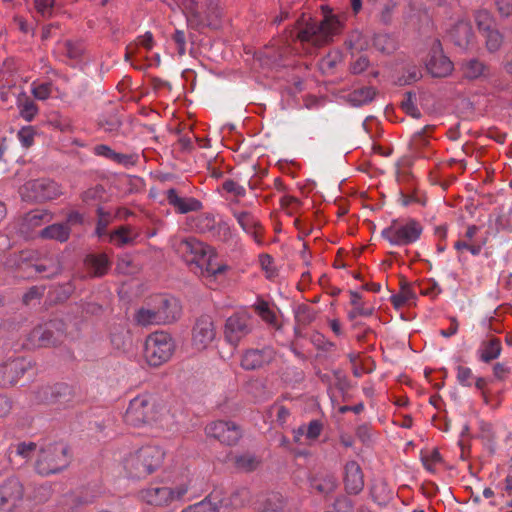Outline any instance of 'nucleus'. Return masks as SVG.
<instances>
[{
  "label": "nucleus",
  "mask_w": 512,
  "mask_h": 512,
  "mask_svg": "<svg viewBox=\"0 0 512 512\" xmlns=\"http://www.w3.org/2000/svg\"><path fill=\"white\" fill-rule=\"evenodd\" d=\"M174 247L185 262L193 267L194 273L203 278L208 285L215 282L218 275L225 273L228 269L225 264H214L216 259L214 248L195 237L182 238L174 244Z\"/></svg>",
  "instance_id": "1"
},
{
  "label": "nucleus",
  "mask_w": 512,
  "mask_h": 512,
  "mask_svg": "<svg viewBox=\"0 0 512 512\" xmlns=\"http://www.w3.org/2000/svg\"><path fill=\"white\" fill-rule=\"evenodd\" d=\"M165 455L159 445H144L127 453L122 459V466L129 477L146 478L160 469Z\"/></svg>",
  "instance_id": "2"
},
{
  "label": "nucleus",
  "mask_w": 512,
  "mask_h": 512,
  "mask_svg": "<svg viewBox=\"0 0 512 512\" xmlns=\"http://www.w3.org/2000/svg\"><path fill=\"white\" fill-rule=\"evenodd\" d=\"M297 39L302 43H309L321 47L333 40L340 33L341 23L335 16H327L321 22L298 21Z\"/></svg>",
  "instance_id": "3"
},
{
  "label": "nucleus",
  "mask_w": 512,
  "mask_h": 512,
  "mask_svg": "<svg viewBox=\"0 0 512 512\" xmlns=\"http://www.w3.org/2000/svg\"><path fill=\"white\" fill-rule=\"evenodd\" d=\"M190 486V480L175 483L171 486L150 485L140 490L139 498L148 506L166 508L175 503L183 502L190 490Z\"/></svg>",
  "instance_id": "4"
},
{
  "label": "nucleus",
  "mask_w": 512,
  "mask_h": 512,
  "mask_svg": "<svg viewBox=\"0 0 512 512\" xmlns=\"http://www.w3.org/2000/svg\"><path fill=\"white\" fill-rule=\"evenodd\" d=\"M69 464L68 448L62 443L48 444L41 448L35 462L36 472L42 476L56 474Z\"/></svg>",
  "instance_id": "5"
},
{
  "label": "nucleus",
  "mask_w": 512,
  "mask_h": 512,
  "mask_svg": "<svg viewBox=\"0 0 512 512\" xmlns=\"http://www.w3.org/2000/svg\"><path fill=\"white\" fill-rule=\"evenodd\" d=\"M422 232L423 226L415 219H394L382 230L381 236L391 245L407 246L419 240Z\"/></svg>",
  "instance_id": "6"
},
{
  "label": "nucleus",
  "mask_w": 512,
  "mask_h": 512,
  "mask_svg": "<svg viewBox=\"0 0 512 512\" xmlns=\"http://www.w3.org/2000/svg\"><path fill=\"white\" fill-rule=\"evenodd\" d=\"M174 350L172 337L164 331H158L146 338L144 356L150 366L159 367L172 357Z\"/></svg>",
  "instance_id": "7"
},
{
  "label": "nucleus",
  "mask_w": 512,
  "mask_h": 512,
  "mask_svg": "<svg viewBox=\"0 0 512 512\" xmlns=\"http://www.w3.org/2000/svg\"><path fill=\"white\" fill-rule=\"evenodd\" d=\"M67 337L65 323L60 319H54L35 327L30 332L28 340L34 347H50L64 343Z\"/></svg>",
  "instance_id": "8"
},
{
  "label": "nucleus",
  "mask_w": 512,
  "mask_h": 512,
  "mask_svg": "<svg viewBox=\"0 0 512 512\" xmlns=\"http://www.w3.org/2000/svg\"><path fill=\"white\" fill-rule=\"evenodd\" d=\"M255 321L246 311H238L228 317L224 324L223 334L225 341L237 347L254 330Z\"/></svg>",
  "instance_id": "9"
},
{
  "label": "nucleus",
  "mask_w": 512,
  "mask_h": 512,
  "mask_svg": "<svg viewBox=\"0 0 512 512\" xmlns=\"http://www.w3.org/2000/svg\"><path fill=\"white\" fill-rule=\"evenodd\" d=\"M187 10V22L193 29L217 28L220 24L222 11L217 0H209L203 11L199 9L197 2L191 1Z\"/></svg>",
  "instance_id": "10"
},
{
  "label": "nucleus",
  "mask_w": 512,
  "mask_h": 512,
  "mask_svg": "<svg viewBox=\"0 0 512 512\" xmlns=\"http://www.w3.org/2000/svg\"><path fill=\"white\" fill-rule=\"evenodd\" d=\"M22 198L29 201H48L62 194L60 186L49 179L32 180L23 185L20 190Z\"/></svg>",
  "instance_id": "11"
},
{
  "label": "nucleus",
  "mask_w": 512,
  "mask_h": 512,
  "mask_svg": "<svg viewBox=\"0 0 512 512\" xmlns=\"http://www.w3.org/2000/svg\"><path fill=\"white\" fill-rule=\"evenodd\" d=\"M154 397L150 395H139L133 398L125 413V422L134 427L149 425Z\"/></svg>",
  "instance_id": "12"
},
{
  "label": "nucleus",
  "mask_w": 512,
  "mask_h": 512,
  "mask_svg": "<svg viewBox=\"0 0 512 512\" xmlns=\"http://www.w3.org/2000/svg\"><path fill=\"white\" fill-rule=\"evenodd\" d=\"M192 227L201 234H208L211 238L227 242L231 239V230L226 222H217L211 214H201L195 217Z\"/></svg>",
  "instance_id": "13"
},
{
  "label": "nucleus",
  "mask_w": 512,
  "mask_h": 512,
  "mask_svg": "<svg viewBox=\"0 0 512 512\" xmlns=\"http://www.w3.org/2000/svg\"><path fill=\"white\" fill-rule=\"evenodd\" d=\"M25 488L22 481L14 475L0 483V509H13L23 500Z\"/></svg>",
  "instance_id": "14"
},
{
  "label": "nucleus",
  "mask_w": 512,
  "mask_h": 512,
  "mask_svg": "<svg viewBox=\"0 0 512 512\" xmlns=\"http://www.w3.org/2000/svg\"><path fill=\"white\" fill-rule=\"evenodd\" d=\"M205 433L208 437L226 445H235L242 435L238 425L232 421L224 420L209 423L205 427Z\"/></svg>",
  "instance_id": "15"
},
{
  "label": "nucleus",
  "mask_w": 512,
  "mask_h": 512,
  "mask_svg": "<svg viewBox=\"0 0 512 512\" xmlns=\"http://www.w3.org/2000/svg\"><path fill=\"white\" fill-rule=\"evenodd\" d=\"M217 332L213 319L208 315L200 316L192 329V345L202 351L216 338Z\"/></svg>",
  "instance_id": "16"
},
{
  "label": "nucleus",
  "mask_w": 512,
  "mask_h": 512,
  "mask_svg": "<svg viewBox=\"0 0 512 512\" xmlns=\"http://www.w3.org/2000/svg\"><path fill=\"white\" fill-rule=\"evenodd\" d=\"M275 358V352L271 347L261 349H247L241 357V367L244 370H257L270 364Z\"/></svg>",
  "instance_id": "17"
},
{
  "label": "nucleus",
  "mask_w": 512,
  "mask_h": 512,
  "mask_svg": "<svg viewBox=\"0 0 512 512\" xmlns=\"http://www.w3.org/2000/svg\"><path fill=\"white\" fill-rule=\"evenodd\" d=\"M153 406L154 408L152 409L150 426L162 430L172 429L176 424V416L171 406L155 397Z\"/></svg>",
  "instance_id": "18"
},
{
  "label": "nucleus",
  "mask_w": 512,
  "mask_h": 512,
  "mask_svg": "<svg viewBox=\"0 0 512 512\" xmlns=\"http://www.w3.org/2000/svg\"><path fill=\"white\" fill-rule=\"evenodd\" d=\"M26 371V362L22 358H15L0 365V386L15 385Z\"/></svg>",
  "instance_id": "19"
},
{
  "label": "nucleus",
  "mask_w": 512,
  "mask_h": 512,
  "mask_svg": "<svg viewBox=\"0 0 512 512\" xmlns=\"http://www.w3.org/2000/svg\"><path fill=\"white\" fill-rule=\"evenodd\" d=\"M344 485L348 494L357 495L364 488V476L356 461H349L344 467Z\"/></svg>",
  "instance_id": "20"
},
{
  "label": "nucleus",
  "mask_w": 512,
  "mask_h": 512,
  "mask_svg": "<svg viewBox=\"0 0 512 512\" xmlns=\"http://www.w3.org/2000/svg\"><path fill=\"white\" fill-rule=\"evenodd\" d=\"M450 40L459 48L467 49L474 40V33L470 22L460 20L449 31Z\"/></svg>",
  "instance_id": "21"
},
{
  "label": "nucleus",
  "mask_w": 512,
  "mask_h": 512,
  "mask_svg": "<svg viewBox=\"0 0 512 512\" xmlns=\"http://www.w3.org/2000/svg\"><path fill=\"white\" fill-rule=\"evenodd\" d=\"M233 216L237 220L240 227L248 234L252 235L255 242L262 243L261 224L259 220L248 211L233 210Z\"/></svg>",
  "instance_id": "22"
},
{
  "label": "nucleus",
  "mask_w": 512,
  "mask_h": 512,
  "mask_svg": "<svg viewBox=\"0 0 512 512\" xmlns=\"http://www.w3.org/2000/svg\"><path fill=\"white\" fill-rule=\"evenodd\" d=\"M166 198L169 205L173 206L180 214L199 211L202 208V203L199 200L192 197L182 198L174 188L167 190Z\"/></svg>",
  "instance_id": "23"
},
{
  "label": "nucleus",
  "mask_w": 512,
  "mask_h": 512,
  "mask_svg": "<svg viewBox=\"0 0 512 512\" xmlns=\"http://www.w3.org/2000/svg\"><path fill=\"white\" fill-rule=\"evenodd\" d=\"M155 307L157 309V313H161V315L166 318L163 321V325L175 322L181 315V305L175 298L160 296L157 299Z\"/></svg>",
  "instance_id": "24"
},
{
  "label": "nucleus",
  "mask_w": 512,
  "mask_h": 512,
  "mask_svg": "<svg viewBox=\"0 0 512 512\" xmlns=\"http://www.w3.org/2000/svg\"><path fill=\"white\" fill-rule=\"evenodd\" d=\"M84 263L89 274L93 277L104 276L111 267V261L105 253L87 255Z\"/></svg>",
  "instance_id": "25"
},
{
  "label": "nucleus",
  "mask_w": 512,
  "mask_h": 512,
  "mask_svg": "<svg viewBox=\"0 0 512 512\" xmlns=\"http://www.w3.org/2000/svg\"><path fill=\"white\" fill-rule=\"evenodd\" d=\"M427 69L434 77H447L453 71V63L441 51L434 52L429 59Z\"/></svg>",
  "instance_id": "26"
},
{
  "label": "nucleus",
  "mask_w": 512,
  "mask_h": 512,
  "mask_svg": "<svg viewBox=\"0 0 512 512\" xmlns=\"http://www.w3.org/2000/svg\"><path fill=\"white\" fill-rule=\"evenodd\" d=\"M337 479L331 474H319L310 479V487L321 495H329L337 488Z\"/></svg>",
  "instance_id": "27"
},
{
  "label": "nucleus",
  "mask_w": 512,
  "mask_h": 512,
  "mask_svg": "<svg viewBox=\"0 0 512 512\" xmlns=\"http://www.w3.org/2000/svg\"><path fill=\"white\" fill-rule=\"evenodd\" d=\"M135 322L142 326L148 327L151 325H163V321L166 319L163 315L157 313V309L154 306L142 307L137 310L134 316Z\"/></svg>",
  "instance_id": "28"
},
{
  "label": "nucleus",
  "mask_w": 512,
  "mask_h": 512,
  "mask_svg": "<svg viewBox=\"0 0 512 512\" xmlns=\"http://www.w3.org/2000/svg\"><path fill=\"white\" fill-rule=\"evenodd\" d=\"M139 233L130 225H122L109 234V241L118 247L131 245Z\"/></svg>",
  "instance_id": "29"
},
{
  "label": "nucleus",
  "mask_w": 512,
  "mask_h": 512,
  "mask_svg": "<svg viewBox=\"0 0 512 512\" xmlns=\"http://www.w3.org/2000/svg\"><path fill=\"white\" fill-rule=\"evenodd\" d=\"M461 71L463 76L469 80L486 77L489 74L488 66L476 58L463 61Z\"/></svg>",
  "instance_id": "30"
},
{
  "label": "nucleus",
  "mask_w": 512,
  "mask_h": 512,
  "mask_svg": "<svg viewBox=\"0 0 512 512\" xmlns=\"http://www.w3.org/2000/svg\"><path fill=\"white\" fill-rule=\"evenodd\" d=\"M249 496L250 493L247 488H238L216 503L219 508L236 509L243 507L248 502Z\"/></svg>",
  "instance_id": "31"
},
{
  "label": "nucleus",
  "mask_w": 512,
  "mask_h": 512,
  "mask_svg": "<svg viewBox=\"0 0 512 512\" xmlns=\"http://www.w3.org/2000/svg\"><path fill=\"white\" fill-rule=\"evenodd\" d=\"M70 233L71 229L68 224L55 223L42 229L39 236L42 239L56 240L63 243L69 239Z\"/></svg>",
  "instance_id": "32"
},
{
  "label": "nucleus",
  "mask_w": 512,
  "mask_h": 512,
  "mask_svg": "<svg viewBox=\"0 0 512 512\" xmlns=\"http://www.w3.org/2000/svg\"><path fill=\"white\" fill-rule=\"evenodd\" d=\"M502 346L501 341L498 338H490L481 343L478 351L479 358L485 363H489L497 359L501 354Z\"/></svg>",
  "instance_id": "33"
},
{
  "label": "nucleus",
  "mask_w": 512,
  "mask_h": 512,
  "mask_svg": "<svg viewBox=\"0 0 512 512\" xmlns=\"http://www.w3.org/2000/svg\"><path fill=\"white\" fill-rule=\"evenodd\" d=\"M350 303L353 306L347 314L350 321L355 320L358 316H372L375 311L374 306H367L364 302H361L360 294L354 291H350Z\"/></svg>",
  "instance_id": "34"
},
{
  "label": "nucleus",
  "mask_w": 512,
  "mask_h": 512,
  "mask_svg": "<svg viewBox=\"0 0 512 512\" xmlns=\"http://www.w3.org/2000/svg\"><path fill=\"white\" fill-rule=\"evenodd\" d=\"M35 270L38 273H45L47 278L58 276L63 270L61 257L59 255L47 257L41 263L35 265Z\"/></svg>",
  "instance_id": "35"
},
{
  "label": "nucleus",
  "mask_w": 512,
  "mask_h": 512,
  "mask_svg": "<svg viewBox=\"0 0 512 512\" xmlns=\"http://www.w3.org/2000/svg\"><path fill=\"white\" fill-rule=\"evenodd\" d=\"M230 461L237 470L243 472L254 471L260 464V460L250 453L235 454L231 456Z\"/></svg>",
  "instance_id": "36"
},
{
  "label": "nucleus",
  "mask_w": 512,
  "mask_h": 512,
  "mask_svg": "<svg viewBox=\"0 0 512 512\" xmlns=\"http://www.w3.org/2000/svg\"><path fill=\"white\" fill-rule=\"evenodd\" d=\"M17 106L20 116L28 122L32 121L38 113V107L24 92L18 96Z\"/></svg>",
  "instance_id": "37"
},
{
  "label": "nucleus",
  "mask_w": 512,
  "mask_h": 512,
  "mask_svg": "<svg viewBox=\"0 0 512 512\" xmlns=\"http://www.w3.org/2000/svg\"><path fill=\"white\" fill-rule=\"evenodd\" d=\"M376 95L373 87H361L348 94V101L354 106H362L371 102Z\"/></svg>",
  "instance_id": "38"
},
{
  "label": "nucleus",
  "mask_w": 512,
  "mask_h": 512,
  "mask_svg": "<svg viewBox=\"0 0 512 512\" xmlns=\"http://www.w3.org/2000/svg\"><path fill=\"white\" fill-rule=\"evenodd\" d=\"M52 219L53 214L50 211L36 209L27 213L25 215L24 221L29 227L35 228L50 222Z\"/></svg>",
  "instance_id": "39"
},
{
  "label": "nucleus",
  "mask_w": 512,
  "mask_h": 512,
  "mask_svg": "<svg viewBox=\"0 0 512 512\" xmlns=\"http://www.w3.org/2000/svg\"><path fill=\"white\" fill-rule=\"evenodd\" d=\"M217 499V496L211 494L201 502L190 505L181 512H219L218 504L215 501Z\"/></svg>",
  "instance_id": "40"
},
{
  "label": "nucleus",
  "mask_w": 512,
  "mask_h": 512,
  "mask_svg": "<svg viewBox=\"0 0 512 512\" xmlns=\"http://www.w3.org/2000/svg\"><path fill=\"white\" fill-rule=\"evenodd\" d=\"M110 340L112 345L118 349L122 350L127 347L131 342V337L129 331L124 327H117L111 333Z\"/></svg>",
  "instance_id": "41"
},
{
  "label": "nucleus",
  "mask_w": 512,
  "mask_h": 512,
  "mask_svg": "<svg viewBox=\"0 0 512 512\" xmlns=\"http://www.w3.org/2000/svg\"><path fill=\"white\" fill-rule=\"evenodd\" d=\"M137 44H129L126 48L125 59L130 60V58L134 55L137 45L144 47L147 50H151L153 47V36L151 32H146L144 35L139 36L137 39Z\"/></svg>",
  "instance_id": "42"
},
{
  "label": "nucleus",
  "mask_w": 512,
  "mask_h": 512,
  "mask_svg": "<svg viewBox=\"0 0 512 512\" xmlns=\"http://www.w3.org/2000/svg\"><path fill=\"white\" fill-rule=\"evenodd\" d=\"M475 22L480 32L485 33L493 28L495 23L492 15L487 10H478L475 13Z\"/></svg>",
  "instance_id": "43"
},
{
  "label": "nucleus",
  "mask_w": 512,
  "mask_h": 512,
  "mask_svg": "<svg viewBox=\"0 0 512 512\" xmlns=\"http://www.w3.org/2000/svg\"><path fill=\"white\" fill-rule=\"evenodd\" d=\"M486 38V47L490 52H496L503 43L502 34L495 28L483 33Z\"/></svg>",
  "instance_id": "44"
},
{
  "label": "nucleus",
  "mask_w": 512,
  "mask_h": 512,
  "mask_svg": "<svg viewBox=\"0 0 512 512\" xmlns=\"http://www.w3.org/2000/svg\"><path fill=\"white\" fill-rule=\"evenodd\" d=\"M413 299L415 293L409 287L403 286L398 294L391 297V302L395 308H401Z\"/></svg>",
  "instance_id": "45"
},
{
  "label": "nucleus",
  "mask_w": 512,
  "mask_h": 512,
  "mask_svg": "<svg viewBox=\"0 0 512 512\" xmlns=\"http://www.w3.org/2000/svg\"><path fill=\"white\" fill-rule=\"evenodd\" d=\"M295 318L298 323L307 325L314 320L315 314L310 306L306 304H300L295 310Z\"/></svg>",
  "instance_id": "46"
},
{
  "label": "nucleus",
  "mask_w": 512,
  "mask_h": 512,
  "mask_svg": "<svg viewBox=\"0 0 512 512\" xmlns=\"http://www.w3.org/2000/svg\"><path fill=\"white\" fill-rule=\"evenodd\" d=\"M99 125L107 132H117L121 126V120L117 113H112L107 116H103L99 120Z\"/></svg>",
  "instance_id": "47"
},
{
  "label": "nucleus",
  "mask_w": 512,
  "mask_h": 512,
  "mask_svg": "<svg viewBox=\"0 0 512 512\" xmlns=\"http://www.w3.org/2000/svg\"><path fill=\"white\" fill-rule=\"evenodd\" d=\"M104 189L102 186H95L87 189L81 195V199L86 204H92L103 197Z\"/></svg>",
  "instance_id": "48"
},
{
  "label": "nucleus",
  "mask_w": 512,
  "mask_h": 512,
  "mask_svg": "<svg viewBox=\"0 0 512 512\" xmlns=\"http://www.w3.org/2000/svg\"><path fill=\"white\" fill-rule=\"evenodd\" d=\"M254 308L262 320L270 324L275 322V314L271 311L267 302L261 301L257 303Z\"/></svg>",
  "instance_id": "49"
},
{
  "label": "nucleus",
  "mask_w": 512,
  "mask_h": 512,
  "mask_svg": "<svg viewBox=\"0 0 512 512\" xmlns=\"http://www.w3.org/2000/svg\"><path fill=\"white\" fill-rule=\"evenodd\" d=\"M35 134V129L32 126H25L19 130L18 139L24 147L29 148L34 143Z\"/></svg>",
  "instance_id": "50"
},
{
  "label": "nucleus",
  "mask_w": 512,
  "mask_h": 512,
  "mask_svg": "<svg viewBox=\"0 0 512 512\" xmlns=\"http://www.w3.org/2000/svg\"><path fill=\"white\" fill-rule=\"evenodd\" d=\"M61 503L63 506L67 507V509H70V510L76 509V508L80 507L81 505L85 504V502L82 500L81 496L74 492L65 494L62 498Z\"/></svg>",
  "instance_id": "51"
},
{
  "label": "nucleus",
  "mask_w": 512,
  "mask_h": 512,
  "mask_svg": "<svg viewBox=\"0 0 512 512\" xmlns=\"http://www.w3.org/2000/svg\"><path fill=\"white\" fill-rule=\"evenodd\" d=\"M373 46L383 53H388L393 49V43L386 35L375 36L373 39Z\"/></svg>",
  "instance_id": "52"
},
{
  "label": "nucleus",
  "mask_w": 512,
  "mask_h": 512,
  "mask_svg": "<svg viewBox=\"0 0 512 512\" xmlns=\"http://www.w3.org/2000/svg\"><path fill=\"white\" fill-rule=\"evenodd\" d=\"M479 436L482 440L486 441L490 447L495 442V432L490 423L481 422Z\"/></svg>",
  "instance_id": "53"
},
{
  "label": "nucleus",
  "mask_w": 512,
  "mask_h": 512,
  "mask_svg": "<svg viewBox=\"0 0 512 512\" xmlns=\"http://www.w3.org/2000/svg\"><path fill=\"white\" fill-rule=\"evenodd\" d=\"M270 412H275L276 421L281 426H283L290 417V410L279 403H275L274 405H272L270 407Z\"/></svg>",
  "instance_id": "54"
},
{
  "label": "nucleus",
  "mask_w": 512,
  "mask_h": 512,
  "mask_svg": "<svg viewBox=\"0 0 512 512\" xmlns=\"http://www.w3.org/2000/svg\"><path fill=\"white\" fill-rule=\"evenodd\" d=\"M98 221L96 226V233L98 236H102L106 232V228L110 223V214L104 212L102 208L97 209Z\"/></svg>",
  "instance_id": "55"
},
{
  "label": "nucleus",
  "mask_w": 512,
  "mask_h": 512,
  "mask_svg": "<svg viewBox=\"0 0 512 512\" xmlns=\"http://www.w3.org/2000/svg\"><path fill=\"white\" fill-rule=\"evenodd\" d=\"M427 138L424 136L423 132L416 133L410 142V149L415 155L420 156V149L425 147L428 144Z\"/></svg>",
  "instance_id": "56"
},
{
  "label": "nucleus",
  "mask_w": 512,
  "mask_h": 512,
  "mask_svg": "<svg viewBox=\"0 0 512 512\" xmlns=\"http://www.w3.org/2000/svg\"><path fill=\"white\" fill-rule=\"evenodd\" d=\"M401 106H402L403 110L407 114L411 115L412 117H414V118H419L420 117V111L415 106L411 93H406L405 94V99L401 102Z\"/></svg>",
  "instance_id": "57"
},
{
  "label": "nucleus",
  "mask_w": 512,
  "mask_h": 512,
  "mask_svg": "<svg viewBox=\"0 0 512 512\" xmlns=\"http://www.w3.org/2000/svg\"><path fill=\"white\" fill-rule=\"evenodd\" d=\"M333 506L336 512H352L354 508L352 500L344 495L338 496Z\"/></svg>",
  "instance_id": "58"
},
{
  "label": "nucleus",
  "mask_w": 512,
  "mask_h": 512,
  "mask_svg": "<svg viewBox=\"0 0 512 512\" xmlns=\"http://www.w3.org/2000/svg\"><path fill=\"white\" fill-rule=\"evenodd\" d=\"M322 424L320 421L318 420H313L311 421L307 427H305V436H306V439L308 440H316L320 434H321V431H322Z\"/></svg>",
  "instance_id": "59"
},
{
  "label": "nucleus",
  "mask_w": 512,
  "mask_h": 512,
  "mask_svg": "<svg viewBox=\"0 0 512 512\" xmlns=\"http://www.w3.org/2000/svg\"><path fill=\"white\" fill-rule=\"evenodd\" d=\"M52 92L50 83H42L36 85L32 89L33 96L38 100H46L50 97Z\"/></svg>",
  "instance_id": "60"
},
{
  "label": "nucleus",
  "mask_w": 512,
  "mask_h": 512,
  "mask_svg": "<svg viewBox=\"0 0 512 512\" xmlns=\"http://www.w3.org/2000/svg\"><path fill=\"white\" fill-rule=\"evenodd\" d=\"M259 261L262 269L266 271L268 278H272L276 275V269L273 265V258L269 254L260 255Z\"/></svg>",
  "instance_id": "61"
},
{
  "label": "nucleus",
  "mask_w": 512,
  "mask_h": 512,
  "mask_svg": "<svg viewBox=\"0 0 512 512\" xmlns=\"http://www.w3.org/2000/svg\"><path fill=\"white\" fill-rule=\"evenodd\" d=\"M222 186L226 192L232 193L235 196L243 197L245 195V188L233 180L224 181Z\"/></svg>",
  "instance_id": "62"
},
{
  "label": "nucleus",
  "mask_w": 512,
  "mask_h": 512,
  "mask_svg": "<svg viewBox=\"0 0 512 512\" xmlns=\"http://www.w3.org/2000/svg\"><path fill=\"white\" fill-rule=\"evenodd\" d=\"M457 379L460 384L464 386H470L471 385V379H472V371L470 368L465 366H458L457 367Z\"/></svg>",
  "instance_id": "63"
},
{
  "label": "nucleus",
  "mask_w": 512,
  "mask_h": 512,
  "mask_svg": "<svg viewBox=\"0 0 512 512\" xmlns=\"http://www.w3.org/2000/svg\"><path fill=\"white\" fill-rule=\"evenodd\" d=\"M499 14L509 17L512 14V0H494Z\"/></svg>",
  "instance_id": "64"
}]
</instances>
